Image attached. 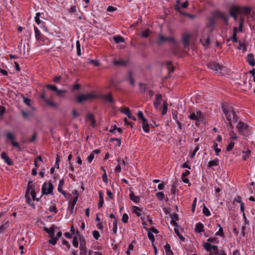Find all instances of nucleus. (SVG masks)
<instances>
[{
    "instance_id": "dca6fc26",
    "label": "nucleus",
    "mask_w": 255,
    "mask_h": 255,
    "mask_svg": "<svg viewBox=\"0 0 255 255\" xmlns=\"http://www.w3.org/2000/svg\"><path fill=\"white\" fill-rule=\"evenodd\" d=\"M34 33H35V38L37 40L40 41H43V36L41 33H40V31L38 29L37 27H34Z\"/></svg>"
},
{
    "instance_id": "423d86ee",
    "label": "nucleus",
    "mask_w": 255,
    "mask_h": 255,
    "mask_svg": "<svg viewBox=\"0 0 255 255\" xmlns=\"http://www.w3.org/2000/svg\"><path fill=\"white\" fill-rule=\"evenodd\" d=\"M53 189V185L50 181L48 183L45 182L42 187V193L44 195L51 194Z\"/></svg>"
},
{
    "instance_id": "79ce46f5",
    "label": "nucleus",
    "mask_w": 255,
    "mask_h": 255,
    "mask_svg": "<svg viewBox=\"0 0 255 255\" xmlns=\"http://www.w3.org/2000/svg\"><path fill=\"white\" fill-rule=\"evenodd\" d=\"M117 228H118V221L117 219H115L113 221V232L115 234L117 233Z\"/></svg>"
},
{
    "instance_id": "052dcab7",
    "label": "nucleus",
    "mask_w": 255,
    "mask_h": 255,
    "mask_svg": "<svg viewBox=\"0 0 255 255\" xmlns=\"http://www.w3.org/2000/svg\"><path fill=\"white\" fill-rule=\"evenodd\" d=\"M60 162V156L58 154L56 155V161H55V167L57 169L59 168V164Z\"/></svg>"
},
{
    "instance_id": "69168bd1",
    "label": "nucleus",
    "mask_w": 255,
    "mask_h": 255,
    "mask_svg": "<svg viewBox=\"0 0 255 255\" xmlns=\"http://www.w3.org/2000/svg\"><path fill=\"white\" fill-rule=\"evenodd\" d=\"M56 94H57V95L59 97H61L62 96V94L63 93H65L66 92V90H58V89L57 88V90L55 91Z\"/></svg>"
},
{
    "instance_id": "603ef678",
    "label": "nucleus",
    "mask_w": 255,
    "mask_h": 255,
    "mask_svg": "<svg viewBox=\"0 0 255 255\" xmlns=\"http://www.w3.org/2000/svg\"><path fill=\"white\" fill-rule=\"evenodd\" d=\"M147 236H148L149 239L151 241V242L152 243H153V242L155 240V239H154V235H153V234L150 232H148L147 233Z\"/></svg>"
},
{
    "instance_id": "6e6d98bb",
    "label": "nucleus",
    "mask_w": 255,
    "mask_h": 255,
    "mask_svg": "<svg viewBox=\"0 0 255 255\" xmlns=\"http://www.w3.org/2000/svg\"><path fill=\"white\" fill-rule=\"evenodd\" d=\"M235 143L234 142H231L226 148L227 151H231L234 146Z\"/></svg>"
},
{
    "instance_id": "13d9d810",
    "label": "nucleus",
    "mask_w": 255,
    "mask_h": 255,
    "mask_svg": "<svg viewBox=\"0 0 255 255\" xmlns=\"http://www.w3.org/2000/svg\"><path fill=\"white\" fill-rule=\"evenodd\" d=\"M133 208H134V213L136 214V215L137 216L140 217L141 216V213L137 211V210H138V211L140 210L139 208H138V207H136V206H133Z\"/></svg>"
},
{
    "instance_id": "9d476101",
    "label": "nucleus",
    "mask_w": 255,
    "mask_h": 255,
    "mask_svg": "<svg viewBox=\"0 0 255 255\" xmlns=\"http://www.w3.org/2000/svg\"><path fill=\"white\" fill-rule=\"evenodd\" d=\"M99 99H102L105 103L109 104H112L114 102L111 93H109L104 95L101 94V96Z\"/></svg>"
},
{
    "instance_id": "f257e3e1",
    "label": "nucleus",
    "mask_w": 255,
    "mask_h": 255,
    "mask_svg": "<svg viewBox=\"0 0 255 255\" xmlns=\"http://www.w3.org/2000/svg\"><path fill=\"white\" fill-rule=\"evenodd\" d=\"M101 96V94L93 91L89 93L80 94L76 97L77 102L78 103L83 102H91L96 99H99Z\"/></svg>"
},
{
    "instance_id": "ddd939ff",
    "label": "nucleus",
    "mask_w": 255,
    "mask_h": 255,
    "mask_svg": "<svg viewBox=\"0 0 255 255\" xmlns=\"http://www.w3.org/2000/svg\"><path fill=\"white\" fill-rule=\"evenodd\" d=\"M247 61L249 63V64L254 67L255 66V55L253 53H249L247 55Z\"/></svg>"
},
{
    "instance_id": "bb28decb",
    "label": "nucleus",
    "mask_w": 255,
    "mask_h": 255,
    "mask_svg": "<svg viewBox=\"0 0 255 255\" xmlns=\"http://www.w3.org/2000/svg\"><path fill=\"white\" fill-rule=\"evenodd\" d=\"M78 199V197L75 196L74 197V198L73 199V200L71 202V211H70L71 214L73 213L74 206L77 202Z\"/></svg>"
},
{
    "instance_id": "ea45409f",
    "label": "nucleus",
    "mask_w": 255,
    "mask_h": 255,
    "mask_svg": "<svg viewBox=\"0 0 255 255\" xmlns=\"http://www.w3.org/2000/svg\"><path fill=\"white\" fill-rule=\"evenodd\" d=\"M230 15L234 18V19L236 20L237 19V15L239 14L238 12H236L233 10V7H232L230 10Z\"/></svg>"
},
{
    "instance_id": "39448f33",
    "label": "nucleus",
    "mask_w": 255,
    "mask_h": 255,
    "mask_svg": "<svg viewBox=\"0 0 255 255\" xmlns=\"http://www.w3.org/2000/svg\"><path fill=\"white\" fill-rule=\"evenodd\" d=\"M227 120L229 122V127L232 128L233 127L232 123H236L238 121L239 118L236 114V113H224Z\"/></svg>"
},
{
    "instance_id": "5fc2aeb1",
    "label": "nucleus",
    "mask_w": 255,
    "mask_h": 255,
    "mask_svg": "<svg viewBox=\"0 0 255 255\" xmlns=\"http://www.w3.org/2000/svg\"><path fill=\"white\" fill-rule=\"evenodd\" d=\"M45 87H47V88H48L49 89H50V90L53 91L55 92L56 90H57V87L55 85H49V84L46 85L45 86Z\"/></svg>"
},
{
    "instance_id": "c9c22d12",
    "label": "nucleus",
    "mask_w": 255,
    "mask_h": 255,
    "mask_svg": "<svg viewBox=\"0 0 255 255\" xmlns=\"http://www.w3.org/2000/svg\"><path fill=\"white\" fill-rule=\"evenodd\" d=\"M171 194L173 198H174L175 196L176 192V187L175 184L173 183L170 189Z\"/></svg>"
},
{
    "instance_id": "6ab92c4d",
    "label": "nucleus",
    "mask_w": 255,
    "mask_h": 255,
    "mask_svg": "<svg viewBox=\"0 0 255 255\" xmlns=\"http://www.w3.org/2000/svg\"><path fill=\"white\" fill-rule=\"evenodd\" d=\"M222 109L223 112H234L235 109L230 105L226 103H224L222 105Z\"/></svg>"
},
{
    "instance_id": "774afa93",
    "label": "nucleus",
    "mask_w": 255,
    "mask_h": 255,
    "mask_svg": "<svg viewBox=\"0 0 255 255\" xmlns=\"http://www.w3.org/2000/svg\"><path fill=\"white\" fill-rule=\"evenodd\" d=\"M249 73L251 74L253 77L254 81L255 82V69H253L249 71Z\"/></svg>"
},
{
    "instance_id": "412c9836",
    "label": "nucleus",
    "mask_w": 255,
    "mask_h": 255,
    "mask_svg": "<svg viewBox=\"0 0 255 255\" xmlns=\"http://www.w3.org/2000/svg\"><path fill=\"white\" fill-rule=\"evenodd\" d=\"M64 184V179H62L59 181L58 186V191L61 193L64 196H66V193L62 189L63 186Z\"/></svg>"
},
{
    "instance_id": "f3484780",
    "label": "nucleus",
    "mask_w": 255,
    "mask_h": 255,
    "mask_svg": "<svg viewBox=\"0 0 255 255\" xmlns=\"http://www.w3.org/2000/svg\"><path fill=\"white\" fill-rule=\"evenodd\" d=\"M201 113H192V114L189 116V118L191 120H196V122H200L201 121L202 117L201 116Z\"/></svg>"
},
{
    "instance_id": "de8ad7c7",
    "label": "nucleus",
    "mask_w": 255,
    "mask_h": 255,
    "mask_svg": "<svg viewBox=\"0 0 255 255\" xmlns=\"http://www.w3.org/2000/svg\"><path fill=\"white\" fill-rule=\"evenodd\" d=\"M157 197L161 201L163 200L164 195L163 192H158L156 194Z\"/></svg>"
},
{
    "instance_id": "1a4fd4ad",
    "label": "nucleus",
    "mask_w": 255,
    "mask_h": 255,
    "mask_svg": "<svg viewBox=\"0 0 255 255\" xmlns=\"http://www.w3.org/2000/svg\"><path fill=\"white\" fill-rule=\"evenodd\" d=\"M157 42L158 44L161 45L165 42H168L170 43H174L175 39L173 37H166L164 35L160 34L158 37Z\"/></svg>"
},
{
    "instance_id": "2eb2a0df",
    "label": "nucleus",
    "mask_w": 255,
    "mask_h": 255,
    "mask_svg": "<svg viewBox=\"0 0 255 255\" xmlns=\"http://www.w3.org/2000/svg\"><path fill=\"white\" fill-rule=\"evenodd\" d=\"M1 158L4 161V162L8 165H11L13 164V162L11 159L9 158L6 152H2L1 155Z\"/></svg>"
},
{
    "instance_id": "a19ab883",
    "label": "nucleus",
    "mask_w": 255,
    "mask_h": 255,
    "mask_svg": "<svg viewBox=\"0 0 255 255\" xmlns=\"http://www.w3.org/2000/svg\"><path fill=\"white\" fill-rule=\"evenodd\" d=\"M142 128L143 130L146 133H148L149 132V125L148 123L142 124Z\"/></svg>"
},
{
    "instance_id": "0e129e2a",
    "label": "nucleus",
    "mask_w": 255,
    "mask_h": 255,
    "mask_svg": "<svg viewBox=\"0 0 255 255\" xmlns=\"http://www.w3.org/2000/svg\"><path fill=\"white\" fill-rule=\"evenodd\" d=\"M61 76H55L53 78V81L54 82V83H58L59 82L60 80H61Z\"/></svg>"
},
{
    "instance_id": "c85d7f7f",
    "label": "nucleus",
    "mask_w": 255,
    "mask_h": 255,
    "mask_svg": "<svg viewBox=\"0 0 255 255\" xmlns=\"http://www.w3.org/2000/svg\"><path fill=\"white\" fill-rule=\"evenodd\" d=\"M217 226L219 228V230L216 233V236H220L221 237H224V233L223 228L219 224H217Z\"/></svg>"
},
{
    "instance_id": "a211bd4d",
    "label": "nucleus",
    "mask_w": 255,
    "mask_h": 255,
    "mask_svg": "<svg viewBox=\"0 0 255 255\" xmlns=\"http://www.w3.org/2000/svg\"><path fill=\"white\" fill-rule=\"evenodd\" d=\"M170 217L171 218V224L176 228H178L179 226L176 222V221L178 220V215L177 214H171L170 215Z\"/></svg>"
},
{
    "instance_id": "4d7b16f0",
    "label": "nucleus",
    "mask_w": 255,
    "mask_h": 255,
    "mask_svg": "<svg viewBox=\"0 0 255 255\" xmlns=\"http://www.w3.org/2000/svg\"><path fill=\"white\" fill-rule=\"evenodd\" d=\"M72 243H73V245L74 246V247H75V248H78V239H77V237H74L73 238Z\"/></svg>"
},
{
    "instance_id": "2f4dec72",
    "label": "nucleus",
    "mask_w": 255,
    "mask_h": 255,
    "mask_svg": "<svg viewBox=\"0 0 255 255\" xmlns=\"http://www.w3.org/2000/svg\"><path fill=\"white\" fill-rule=\"evenodd\" d=\"M113 63L115 65L124 66L127 64V62L123 60H114Z\"/></svg>"
},
{
    "instance_id": "a878e982",
    "label": "nucleus",
    "mask_w": 255,
    "mask_h": 255,
    "mask_svg": "<svg viewBox=\"0 0 255 255\" xmlns=\"http://www.w3.org/2000/svg\"><path fill=\"white\" fill-rule=\"evenodd\" d=\"M171 247L169 244L167 243L164 246L165 253L166 255H174L172 251L170 249Z\"/></svg>"
},
{
    "instance_id": "7c9ffc66",
    "label": "nucleus",
    "mask_w": 255,
    "mask_h": 255,
    "mask_svg": "<svg viewBox=\"0 0 255 255\" xmlns=\"http://www.w3.org/2000/svg\"><path fill=\"white\" fill-rule=\"evenodd\" d=\"M32 117V113H22V117L25 120H30Z\"/></svg>"
},
{
    "instance_id": "864d4df0",
    "label": "nucleus",
    "mask_w": 255,
    "mask_h": 255,
    "mask_svg": "<svg viewBox=\"0 0 255 255\" xmlns=\"http://www.w3.org/2000/svg\"><path fill=\"white\" fill-rule=\"evenodd\" d=\"M92 234H93V236L94 238L96 240H98L100 236L99 232L96 231V230H94V231H93Z\"/></svg>"
},
{
    "instance_id": "338daca9",
    "label": "nucleus",
    "mask_w": 255,
    "mask_h": 255,
    "mask_svg": "<svg viewBox=\"0 0 255 255\" xmlns=\"http://www.w3.org/2000/svg\"><path fill=\"white\" fill-rule=\"evenodd\" d=\"M49 211H50L51 212H54L55 213H56L57 212V210L55 205L50 206L49 209Z\"/></svg>"
},
{
    "instance_id": "cd10ccee",
    "label": "nucleus",
    "mask_w": 255,
    "mask_h": 255,
    "mask_svg": "<svg viewBox=\"0 0 255 255\" xmlns=\"http://www.w3.org/2000/svg\"><path fill=\"white\" fill-rule=\"evenodd\" d=\"M219 159L218 158L212 160H210L208 164V167H212L214 166H216L218 165L219 163Z\"/></svg>"
},
{
    "instance_id": "72a5a7b5",
    "label": "nucleus",
    "mask_w": 255,
    "mask_h": 255,
    "mask_svg": "<svg viewBox=\"0 0 255 255\" xmlns=\"http://www.w3.org/2000/svg\"><path fill=\"white\" fill-rule=\"evenodd\" d=\"M244 22V18L241 17L240 20V21H239V27L237 28V32L240 31V32H242L243 31Z\"/></svg>"
},
{
    "instance_id": "7ed1b4c3",
    "label": "nucleus",
    "mask_w": 255,
    "mask_h": 255,
    "mask_svg": "<svg viewBox=\"0 0 255 255\" xmlns=\"http://www.w3.org/2000/svg\"><path fill=\"white\" fill-rule=\"evenodd\" d=\"M212 25L207 26L203 31L200 41L204 46H207L210 43V34L212 29Z\"/></svg>"
},
{
    "instance_id": "393cba45",
    "label": "nucleus",
    "mask_w": 255,
    "mask_h": 255,
    "mask_svg": "<svg viewBox=\"0 0 255 255\" xmlns=\"http://www.w3.org/2000/svg\"><path fill=\"white\" fill-rule=\"evenodd\" d=\"M214 245H212L209 243H203V247H204V249L209 252H211L212 250V247H213Z\"/></svg>"
},
{
    "instance_id": "4be33fe9",
    "label": "nucleus",
    "mask_w": 255,
    "mask_h": 255,
    "mask_svg": "<svg viewBox=\"0 0 255 255\" xmlns=\"http://www.w3.org/2000/svg\"><path fill=\"white\" fill-rule=\"evenodd\" d=\"M129 198L133 202L138 203L140 201V198L139 196H135L134 192L132 191H130Z\"/></svg>"
},
{
    "instance_id": "09e8293b",
    "label": "nucleus",
    "mask_w": 255,
    "mask_h": 255,
    "mask_svg": "<svg viewBox=\"0 0 255 255\" xmlns=\"http://www.w3.org/2000/svg\"><path fill=\"white\" fill-rule=\"evenodd\" d=\"M128 216L127 214L124 213L123 215L122 221L124 223H127L128 222Z\"/></svg>"
},
{
    "instance_id": "e2e57ef3",
    "label": "nucleus",
    "mask_w": 255,
    "mask_h": 255,
    "mask_svg": "<svg viewBox=\"0 0 255 255\" xmlns=\"http://www.w3.org/2000/svg\"><path fill=\"white\" fill-rule=\"evenodd\" d=\"M229 135L231 136V138L233 139H236L237 138V136L236 133L233 130L231 131V132L229 133Z\"/></svg>"
},
{
    "instance_id": "49530a36",
    "label": "nucleus",
    "mask_w": 255,
    "mask_h": 255,
    "mask_svg": "<svg viewBox=\"0 0 255 255\" xmlns=\"http://www.w3.org/2000/svg\"><path fill=\"white\" fill-rule=\"evenodd\" d=\"M203 213L206 216H209L211 215V213L209 210L205 205L203 206Z\"/></svg>"
},
{
    "instance_id": "4c0bfd02",
    "label": "nucleus",
    "mask_w": 255,
    "mask_h": 255,
    "mask_svg": "<svg viewBox=\"0 0 255 255\" xmlns=\"http://www.w3.org/2000/svg\"><path fill=\"white\" fill-rule=\"evenodd\" d=\"M174 232L175 233V234L177 235V236L179 237V238L180 239L181 241H182V242H184L185 241V238L180 234V233H179L177 228H175L174 229Z\"/></svg>"
},
{
    "instance_id": "8fccbe9b",
    "label": "nucleus",
    "mask_w": 255,
    "mask_h": 255,
    "mask_svg": "<svg viewBox=\"0 0 255 255\" xmlns=\"http://www.w3.org/2000/svg\"><path fill=\"white\" fill-rule=\"evenodd\" d=\"M11 144L12 146L15 148H17L18 149V151H20L21 150V148L19 146V143L17 142L12 141Z\"/></svg>"
},
{
    "instance_id": "e433bc0d",
    "label": "nucleus",
    "mask_w": 255,
    "mask_h": 255,
    "mask_svg": "<svg viewBox=\"0 0 255 255\" xmlns=\"http://www.w3.org/2000/svg\"><path fill=\"white\" fill-rule=\"evenodd\" d=\"M76 50H77V54L78 56H81V45L80 43L79 40H77L76 43Z\"/></svg>"
},
{
    "instance_id": "680f3d73",
    "label": "nucleus",
    "mask_w": 255,
    "mask_h": 255,
    "mask_svg": "<svg viewBox=\"0 0 255 255\" xmlns=\"http://www.w3.org/2000/svg\"><path fill=\"white\" fill-rule=\"evenodd\" d=\"M23 102L26 105H27L28 106H30L31 100L30 99L23 97Z\"/></svg>"
},
{
    "instance_id": "5701e85b",
    "label": "nucleus",
    "mask_w": 255,
    "mask_h": 255,
    "mask_svg": "<svg viewBox=\"0 0 255 255\" xmlns=\"http://www.w3.org/2000/svg\"><path fill=\"white\" fill-rule=\"evenodd\" d=\"M195 231L197 233H201L204 231V225L201 223H198L196 224Z\"/></svg>"
},
{
    "instance_id": "f03ea898",
    "label": "nucleus",
    "mask_w": 255,
    "mask_h": 255,
    "mask_svg": "<svg viewBox=\"0 0 255 255\" xmlns=\"http://www.w3.org/2000/svg\"><path fill=\"white\" fill-rule=\"evenodd\" d=\"M154 106L156 110H159L161 112H167L168 109L167 103L165 101H162V96L160 94L156 95Z\"/></svg>"
},
{
    "instance_id": "aec40b11",
    "label": "nucleus",
    "mask_w": 255,
    "mask_h": 255,
    "mask_svg": "<svg viewBox=\"0 0 255 255\" xmlns=\"http://www.w3.org/2000/svg\"><path fill=\"white\" fill-rule=\"evenodd\" d=\"M49 236L51 238V239L48 241L49 243L53 245H55L56 244L58 238L55 237L54 230L49 234Z\"/></svg>"
},
{
    "instance_id": "bf43d9fd",
    "label": "nucleus",
    "mask_w": 255,
    "mask_h": 255,
    "mask_svg": "<svg viewBox=\"0 0 255 255\" xmlns=\"http://www.w3.org/2000/svg\"><path fill=\"white\" fill-rule=\"evenodd\" d=\"M36 137L37 133L36 131H34L31 138L28 139L27 140L30 142H34L35 140Z\"/></svg>"
},
{
    "instance_id": "37998d69",
    "label": "nucleus",
    "mask_w": 255,
    "mask_h": 255,
    "mask_svg": "<svg viewBox=\"0 0 255 255\" xmlns=\"http://www.w3.org/2000/svg\"><path fill=\"white\" fill-rule=\"evenodd\" d=\"M189 40V36L187 35V36L184 37V38L183 39V44L185 47L188 46Z\"/></svg>"
},
{
    "instance_id": "b1692460",
    "label": "nucleus",
    "mask_w": 255,
    "mask_h": 255,
    "mask_svg": "<svg viewBox=\"0 0 255 255\" xmlns=\"http://www.w3.org/2000/svg\"><path fill=\"white\" fill-rule=\"evenodd\" d=\"M239 50H242L244 52L247 50V45L245 42L241 40L239 41V46L238 47Z\"/></svg>"
},
{
    "instance_id": "a18cd8bd",
    "label": "nucleus",
    "mask_w": 255,
    "mask_h": 255,
    "mask_svg": "<svg viewBox=\"0 0 255 255\" xmlns=\"http://www.w3.org/2000/svg\"><path fill=\"white\" fill-rule=\"evenodd\" d=\"M150 33V31L149 29H146L143 31L141 34V36L143 37H147Z\"/></svg>"
},
{
    "instance_id": "473e14b6",
    "label": "nucleus",
    "mask_w": 255,
    "mask_h": 255,
    "mask_svg": "<svg viewBox=\"0 0 255 255\" xmlns=\"http://www.w3.org/2000/svg\"><path fill=\"white\" fill-rule=\"evenodd\" d=\"M138 117L141 120L142 124L147 123V120L144 118L143 113H137Z\"/></svg>"
},
{
    "instance_id": "3c124183",
    "label": "nucleus",
    "mask_w": 255,
    "mask_h": 255,
    "mask_svg": "<svg viewBox=\"0 0 255 255\" xmlns=\"http://www.w3.org/2000/svg\"><path fill=\"white\" fill-rule=\"evenodd\" d=\"M6 137L11 140V142L12 141H13V140L15 139L14 136H13V134L11 132H7L6 134Z\"/></svg>"
},
{
    "instance_id": "c03bdc74",
    "label": "nucleus",
    "mask_w": 255,
    "mask_h": 255,
    "mask_svg": "<svg viewBox=\"0 0 255 255\" xmlns=\"http://www.w3.org/2000/svg\"><path fill=\"white\" fill-rule=\"evenodd\" d=\"M25 197L26 199V203L30 205V206H33L34 207V204L33 203H31L30 198L29 197V195L27 194V193H25Z\"/></svg>"
},
{
    "instance_id": "c756f323",
    "label": "nucleus",
    "mask_w": 255,
    "mask_h": 255,
    "mask_svg": "<svg viewBox=\"0 0 255 255\" xmlns=\"http://www.w3.org/2000/svg\"><path fill=\"white\" fill-rule=\"evenodd\" d=\"M237 27H235L233 28V34L232 35V40L234 42H238V38L237 37Z\"/></svg>"
},
{
    "instance_id": "0eeeda50",
    "label": "nucleus",
    "mask_w": 255,
    "mask_h": 255,
    "mask_svg": "<svg viewBox=\"0 0 255 255\" xmlns=\"http://www.w3.org/2000/svg\"><path fill=\"white\" fill-rule=\"evenodd\" d=\"M233 10L236 12H238L239 14L249 15L251 13V9L250 7L247 6H233Z\"/></svg>"
},
{
    "instance_id": "9b49d317",
    "label": "nucleus",
    "mask_w": 255,
    "mask_h": 255,
    "mask_svg": "<svg viewBox=\"0 0 255 255\" xmlns=\"http://www.w3.org/2000/svg\"><path fill=\"white\" fill-rule=\"evenodd\" d=\"M86 120L87 122H90V125L93 127L95 128L96 126V121L95 120L94 115L90 113L86 116Z\"/></svg>"
},
{
    "instance_id": "f704fd0d",
    "label": "nucleus",
    "mask_w": 255,
    "mask_h": 255,
    "mask_svg": "<svg viewBox=\"0 0 255 255\" xmlns=\"http://www.w3.org/2000/svg\"><path fill=\"white\" fill-rule=\"evenodd\" d=\"M113 39H114V41L116 43L123 42L124 41V38L121 36H114L113 37Z\"/></svg>"
},
{
    "instance_id": "f8f14e48",
    "label": "nucleus",
    "mask_w": 255,
    "mask_h": 255,
    "mask_svg": "<svg viewBox=\"0 0 255 255\" xmlns=\"http://www.w3.org/2000/svg\"><path fill=\"white\" fill-rule=\"evenodd\" d=\"M80 242V252H87V248L86 247V242L84 237H81L79 239Z\"/></svg>"
},
{
    "instance_id": "4468645a",
    "label": "nucleus",
    "mask_w": 255,
    "mask_h": 255,
    "mask_svg": "<svg viewBox=\"0 0 255 255\" xmlns=\"http://www.w3.org/2000/svg\"><path fill=\"white\" fill-rule=\"evenodd\" d=\"M240 132L247 131L248 129L249 126L248 125L245 124L243 122H239L238 125L237 126Z\"/></svg>"
},
{
    "instance_id": "58836bf2",
    "label": "nucleus",
    "mask_w": 255,
    "mask_h": 255,
    "mask_svg": "<svg viewBox=\"0 0 255 255\" xmlns=\"http://www.w3.org/2000/svg\"><path fill=\"white\" fill-rule=\"evenodd\" d=\"M40 13L39 12H37L35 14L34 19L37 25H39L41 22V21L40 19Z\"/></svg>"
},
{
    "instance_id": "20e7f679",
    "label": "nucleus",
    "mask_w": 255,
    "mask_h": 255,
    "mask_svg": "<svg viewBox=\"0 0 255 255\" xmlns=\"http://www.w3.org/2000/svg\"><path fill=\"white\" fill-rule=\"evenodd\" d=\"M207 66L208 68L214 71L218 75H222L227 71L226 67L216 62H210L208 63Z\"/></svg>"
},
{
    "instance_id": "6e6552de",
    "label": "nucleus",
    "mask_w": 255,
    "mask_h": 255,
    "mask_svg": "<svg viewBox=\"0 0 255 255\" xmlns=\"http://www.w3.org/2000/svg\"><path fill=\"white\" fill-rule=\"evenodd\" d=\"M30 191V194L33 200L39 201V198H36V192L34 189V186L33 184L32 181H29L27 184V187L26 190V193L29 195Z\"/></svg>"
}]
</instances>
